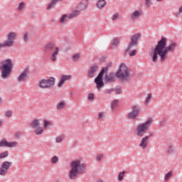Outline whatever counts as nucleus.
I'll return each instance as SVG.
<instances>
[{
  "instance_id": "obj_1",
  "label": "nucleus",
  "mask_w": 182,
  "mask_h": 182,
  "mask_svg": "<svg viewBox=\"0 0 182 182\" xmlns=\"http://www.w3.org/2000/svg\"><path fill=\"white\" fill-rule=\"evenodd\" d=\"M176 48H177V44H176V43H171L167 46V38L166 37H162L154 49V53L151 55L152 61L157 63V62H159V56L161 62H166L168 51L174 52Z\"/></svg>"
},
{
  "instance_id": "obj_2",
  "label": "nucleus",
  "mask_w": 182,
  "mask_h": 182,
  "mask_svg": "<svg viewBox=\"0 0 182 182\" xmlns=\"http://www.w3.org/2000/svg\"><path fill=\"white\" fill-rule=\"evenodd\" d=\"M116 76L122 80H127L129 79V68L126 66V64H121L116 74L113 73H110L109 75L106 74L104 77L105 82L112 83L114 82L116 80Z\"/></svg>"
},
{
  "instance_id": "obj_3",
  "label": "nucleus",
  "mask_w": 182,
  "mask_h": 182,
  "mask_svg": "<svg viewBox=\"0 0 182 182\" xmlns=\"http://www.w3.org/2000/svg\"><path fill=\"white\" fill-rule=\"evenodd\" d=\"M71 169L69 172V177L71 180H73L75 177L79 174V173H85L86 171V165L80 163V161H73L70 163Z\"/></svg>"
},
{
  "instance_id": "obj_4",
  "label": "nucleus",
  "mask_w": 182,
  "mask_h": 182,
  "mask_svg": "<svg viewBox=\"0 0 182 182\" xmlns=\"http://www.w3.org/2000/svg\"><path fill=\"white\" fill-rule=\"evenodd\" d=\"M1 78L8 79L11 76V72L12 70V60L9 58L4 60L1 62Z\"/></svg>"
},
{
  "instance_id": "obj_5",
  "label": "nucleus",
  "mask_w": 182,
  "mask_h": 182,
  "mask_svg": "<svg viewBox=\"0 0 182 182\" xmlns=\"http://www.w3.org/2000/svg\"><path fill=\"white\" fill-rule=\"evenodd\" d=\"M110 66H112V63L107 64L106 67L102 68L97 77H95V82L97 85V89L98 90H100V88L105 86V82H103V76L105 73L109 70V68H110Z\"/></svg>"
},
{
  "instance_id": "obj_6",
  "label": "nucleus",
  "mask_w": 182,
  "mask_h": 182,
  "mask_svg": "<svg viewBox=\"0 0 182 182\" xmlns=\"http://www.w3.org/2000/svg\"><path fill=\"white\" fill-rule=\"evenodd\" d=\"M150 123H151V119H148L144 123L137 127L136 134L139 137H143L147 133Z\"/></svg>"
},
{
  "instance_id": "obj_7",
  "label": "nucleus",
  "mask_w": 182,
  "mask_h": 182,
  "mask_svg": "<svg viewBox=\"0 0 182 182\" xmlns=\"http://www.w3.org/2000/svg\"><path fill=\"white\" fill-rule=\"evenodd\" d=\"M46 52H47V53L53 52L50 59L53 62H55V60H56V56L59 55V48L55 46V44L49 43L46 46Z\"/></svg>"
},
{
  "instance_id": "obj_8",
  "label": "nucleus",
  "mask_w": 182,
  "mask_h": 182,
  "mask_svg": "<svg viewBox=\"0 0 182 182\" xmlns=\"http://www.w3.org/2000/svg\"><path fill=\"white\" fill-rule=\"evenodd\" d=\"M55 82H56V79L53 77L47 80L43 79L39 82V87L42 89H49V87L55 85Z\"/></svg>"
},
{
  "instance_id": "obj_9",
  "label": "nucleus",
  "mask_w": 182,
  "mask_h": 182,
  "mask_svg": "<svg viewBox=\"0 0 182 182\" xmlns=\"http://www.w3.org/2000/svg\"><path fill=\"white\" fill-rule=\"evenodd\" d=\"M140 38H141V33H136L134 34L132 38L130 43L129 44L128 48L126 50V52H129L130 49H133L134 46H137V43L139 42V40H140Z\"/></svg>"
},
{
  "instance_id": "obj_10",
  "label": "nucleus",
  "mask_w": 182,
  "mask_h": 182,
  "mask_svg": "<svg viewBox=\"0 0 182 182\" xmlns=\"http://www.w3.org/2000/svg\"><path fill=\"white\" fill-rule=\"evenodd\" d=\"M7 39L4 41V44L7 48L14 46L15 43V39H16V33L15 32H10L7 35Z\"/></svg>"
},
{
  "instance_id": "obj_11",
  "label": "nucleus",
  "mask_w": 182,
  "mask_h": 182,
  "mask_svg": "<svg viewBox=\"0 0 182 182\" xmlns=\"http://www.w3.org/2000/svg\"><path fill=\"white\" fill-rule=\"evenodd\" d=\"M11 166L12 162L4 161L0 168V176H6V174L8 173V171L9 170V168H11Z\"/></svg>"
},
{
  "instance_id": "obj_12",
  "label": "nucleus",
  "mask_w": 182,
  "mask_h": 182,
  "mask_svg": "<svg viewBox=\"0 0 182 182\" xmlns=\"http://www.w3.org/2000/svg\"><path fill=\"white\" fill-rule=\"evenodd\" d=\"M99 70V66L98 65H92L90 67V69L88 70L87 77L92 78L95 77L96 76V72Z\"/></svg>"
},
{
  "instance_id": "obj_13",
  "label": "nucleus",
  "mask_w": 182,
  "mask_h": 182,
  "mask_svg": "<svg viewBox=\"0 0 182 182\" xmlns=\"http://www.w3.org/2000/svg\"><path fill=\"white\" fill-rule=\"evenodd\" d=\"M70 79H72V76L63 75L61 76L60 82H58V87H63V85L65 84V82H66V80H70Z\"/></svg>"
},
{
  "instance_id": "obj_14",
  "label": "nucleus",
  "mask_w": 182,
  "mask_h": 182,
  "mask_svg": "<svg viewBox=\"0 0 182 182\" xmlns=\"http://www.w3.org/2000/svg\"><path fill=\"white\" fill-rule=\"evenodd\" d=\"M15 142H9L5 139H3L0 142V147H14Z\"/></svg>"
},
{
  "instance_id": "obj_15",
  "label": "nucleus",
  "mask_w": 182,
  "mask_h": 182,
  "mask_svg": "<svg viewBox=\"0 0 182 182\" xmlns=\"http://www.w3.org/2000/svg\"><path fill=\"white\" fill-rule=\"evenodd\" d=\"M28 77V70H25L18 77V82H25V79Z\"/></svg>"
},
{
  "instance_id": "obj_16",
  "label": "nucleus",
  "mask_w": 182,
  "mask_h": 182,
  "mask_svg": "<svg viewBox=\"0 0 182 182\" xmlns=\"http://www.w3.org/2000/svg\"><path fill=\"white\" fill-rule=\"evenodd\" d=\"M149 139H150V136L144 137L141 141L139 146L143 147V149H146V147H147V143Z\"/></svg>"
},
{
  "instance_id": "obj_17",
  "label": "nucleus",
  "mask_w": 182,
  "mask_h": 182,
  "mask_svg": "<svg viewBox=\"0 0 182 182\" xmlns=\"http://www.w3.org/2000/svg\"><path fill=\"white\" fill-rule=\"evenodd\" d=\"M87 0H82L77 6L78 9H80V11H85V9L87 8Z\"/></svg>"
},
{
  "instance_id": "obj_18",
  "label": "nucleus",
  "mask_w": 182,
  "mask_h": 182,
  "mask_svg": "<svg viewBox=\"0 0 182 182\" xmlns=\"http://www.w3.org/2000/svg\"><path fill=\"white\" fill-rule=\"evenodd\" d=\"M141 16V11H135L132 16H131V21H134V19H137Z\"/></svg>"
},
{
  "instance_id": "obj_19",
  "label": "nucleus",
  "mask_w": 182,
  "mask_h": 182,
  "mask_svg": "<svg viewBox=\"0 0 182 182\" xmlns=\"http://www.w3.org/2000/svg\"><path fill=\"white\" fill-rule=\"evenodd\" d=\"M39 127H41V121H39L38 119H34L31 123V127L36 129Z\"/></svg>"
},
{
  "instance_id": "obj_20",
  "label": "nucleus",
  "mask_w": 182,
  "mask_h": 182,
  "mask_svg": "<svg viewBox=\"0 0 182 182\" xmlns=\"http://www.w3.org/2000/svg\"><path fill=\"white\" fill-rule=\"evenodd\" d=\"M45 132L43 127H37V128H34V133H36L38 136L42 134Z\"/></svg>"
},
{
  "instance_id": "obj_21",
  "label": "nucleus",
  "mask_w": 182,
  "mask_h": 182,
  "mask_svg": "<svg viewBox=\"0 0 182 182\" xmlns=\"http://www.w3.org/2000/svg\"><path fill=\"white\" fill-rule=\"evenodd\" d=\"M106 6V1L105 0H99L97 3V8L102 9Z\"/></svg>"
},
{
  "instance_id": "obj_22",
  "label": "nucleus",
  "mask_w": 182,
  "mask_h": 182,
  "mask_svg": "<svg viewBox=\"0 0 182 182\" xmlns=\"http://www.w3.org/2000/svg\"><path fill=\"white\" fill-rule=\"evenodd\" d=\"M79 15H80V11L75 10L68 15V19H72V18H75V16H79Z\"/></svg>"
},
{
  "instance_id": "obj_23",
  "label": "nucleus",
  "mask_w": 182,
  "mask_h": 182,
  "mask_svg": "<svg viewBox=\"0 0 182 182\" xmlns=\"http://www.w3.org/2000/svg\"><path fill=\"white\" fill-rule=\"evenodd\" d=\"M132 112L137 116L140 113V106L135 105L132 107Z\"/></svg>"
},
{
  "instance_id": "obj_24",
  "label": "nucleus",
  "mask_w": 182,
  "mask_h": 182,
  "mask_svg": "<svg viewBox=\"0 0 182 182\" xmlns=\"http://www.w3.org/2000/svg\"><path fill=\"white\" fill-rule=\"evenodd\" d=\"M119 104V101L117 100H114L111 102V108L113 109L117 107V105Z\"/></svg>"
},
{
  "instance_id": "obj_25",
  "label": "nucleus",
  "mask_w": 182,
  "mask_h": 182,
  "mask_svg": "<svg viewBox=\"0 0 182 182\" xmlns=\"http://www.w3.org/2000/svg\"><path fill=\"white\" fill-rule=\"evenodd\" d=\"M9 156V152L8 151H6L1 154H0V159H6Z\"/></svg>"
},
{
  "instance_id": "obj_26",
  "label": "nucleus",
  "mask_w": 182,
  "mask_h": 182,
  "mask_svg": "<svg viewBox=\"0 0 182 182\" xmlns=\"http://www.w3.org/2000/svg\"><path fill=\"white\" fill-rule=\"evenodd\" d=\"M56 2H58L56 0H52L51 3L48 6L47 9H52L53 6H55V4H56Z\"/></svg>"
},
{
  "instance_id": "obj_27",
  "label": "nucleus",
  "mask_w": 182,
  "mask_h": 182,
  "mask_svg": "<svg viewBox=\"0 0 182 182\" xmlns=\"http://www.w3.org/2000/svg\"><path fill=\"white\" fill-rule=\"evenodd\" d=\"M126 173V171H122V172H120L118 175V180L119 181H122L124 177V174Z\"/></svg>"
},
{
  "instance_id": "obj_28",
  "label": "nucleus",
  "mask_w": 182,
  "mask_h": 182,
  "mask_svg": "<svg viewBox=\"0 0 182 182\" xmlns=\"http://www.w3.org/2000/svg\"><path fill=\"white\" fill-rule=\"evenodd\" d=\"M151 97H153V95H151V93H149L146 99L145 105H149V103H150V100H151Z\"/></svg>"
},
{
  "instance_id": "obj_29",
  "label": "nucleus",
  "mask_w": 182,
  "mask_h": 182,
  "mask_svg": "<svg viewBox=\"0 0 182 182\" xmlns=\"http://www.w3.org/2000/svg\"><path fill=\"white\" fill-rule=\"evenodd\" d=\"M128 117H129V119H136V117H137V115H136V114H135V113L132 111V112H130V113L128 114Z\"/></svg>"
},
{
  "instance_id": "obj_30",
  "label": "nucleus",
  "mask_w": 182,
  "mask_h": 182,
  "mask_svg": "<svg viewBox=\"0 0 182 182\" xmlns=\"http://www.w3.org/2000/svg\"><path fill=\"white\" fill-rule=\"evenodd\" d=\"M69 18V15L64 14L60 19V23H63L66 19Z\"/></svg>"
},
{
  "instance_id": "obj_31",
  "label": "nucleus",
  "mask_w": 182,
  "mask_h": 182,
  "mask_svg": "<svg viewBox=\"0 0 182 182\" xmlns=\"http://www.w3.org/2000/svg\"><path fill=\"white\" fill-rule=\"evenodd\" d=\"M65 105H66L65 103V102L62 101L60 102L58 106H57V109H58L59 110H60L61 109H63V107H65Z\"/></svg>"
},
{
  "instance_id": "obj_32",
  "label": "nucleus",
  "mask_w": 182,
  "mask_h": 182,
  "mask_svg": "<svg viewBox=\"0 0 182 182\" xmlns=\"http://www.w3.org/2000/svg\"><path fill=\"white\" fill-rule=\"evenodd\" d=\"M171 171L168 172L167 173L165 174V181H168V180H170V177H171Z\"/></svg>"
},
{
  "instance_id": "obj_33",
  "label": "nucleus",
  "mask_w": 182,
  "mask_h": 182,
  "mask_svg": "<svg viewBox=\"0 0 182 182\" xmlns=\"http://www.w3.org/2000/svg\"><path fill=\"white\" fill-rule=\"evenodd\" d=\"M80 58V55L79 53H75L73 55V60L74 62H76V60H78V59Z\"/></svg>"
},
{
  "instance_id": "obj_34",
  "label": "nucleus",
  "mask_w": 182,
  "mask_h": 182,
  "mask_svg": "<svg viewBox=\"0 0 182 182\" xmlns=\"http://www.w3.org/2000/svg\"><path fill=\"white\" fill-rule=\"evenodd\" d=\"M56 143H62L63 141V136L62 135H60L55 138Z\"/></svg>"
},
{
  "instance_id": "obj_35",
  "label": "nucleus",
  "mask_w": 182,
  "mask_h": 182,
  "mask_svg": "<svg viewBox=\"0 0 182 182\" xmlns=\"http://www.w3.org/2000/svg\"><path fill=\"white\" fill-rule=\"evenodd\" d=\"M58 161H59V158L56 156H53L51 159V163H53V164H55V163H58Z\"/></svg>"
},
{
  "instance_id": "obj_36",
  "label": "nucleus",
  "mask_w": 182,
  "mask_h": 182,
  "mask_svg": "<svg viewBox=\"0 0 182 182\" xmlns=\"http://www.w3.org/2000/svg\"><path fill=\"white\" fill-rule=\"evenodd\" d=\"M129 56H136L137 55V50H133L129 53Z\"/></svg>"
},
{
  "instance_id": "obj_37",
  "label": "nucleus",
  "mask_w": 182,
  "mask_h": 182,
  "mask_svg": "<svg viewBox=\"0 0 182 182\" xmlns=\"http://www.w3.org/2000/svg\"><path fill=\"white\" fill-rule=\"evenodd\" d=\"M114 90L117 95L122 93V88H114Z\"/></svg>"
},
{
  "instance_id": "obj_38",
  "label": "nucleus",
  "mask_w": 182,
  "mask_h": 182,
  "mask_svg": "<svg viewBox=\"0 0 182 182\" xmlns=\"http://www.w3.org/2000/svg\"><path fill=\"white\" fill-rule=\"evenodd\" d=\"M23 39H24V42H28V41H29V36L28 35V33H26L24 34Z\"/></svg>"
},
{
  "instance_id": "obj_39",
  "label": "nucleus",
  "mask_w": 182,
  "mask_h": 182,
  "mask_svg": "<svg viewBox=\"0 0 182 182\" xmlns=\"http://www.w3.org/2000/svg\"><path fill=\"white\" fill-rule=\"evenodd\" d=\"M95 100V94L90 93L88 96V100Z\"/></svg>"
},
{
  "instance_id": "obj_40",
  "label": "nucleus",
  "mask_w": 182,
  "mask_h": 182,
  "mask_svg": "<svg viewBox=\"0 0 182 182\" xmlns=\"http://www.w3.org/2000/svg\"><path fill=\"white\" fill-rule=\"evenodd\" d=\"M119 13L115 14L112 17V21H116L117 19H119Z\"/></svg>"
},
{
  "instance_id": "obj_41",
  "label": "nucleus",
  "mask_w": 182,
  "mask_h": 182,
  "mask_svg": "<svg viewBox=\"0 0 182 182\" xmlns=\"http://www.w3.org/2000/svg\"><path fill=\"white\" fill-rule=\"evenodd\" d=\"M112 46H119V40L114 39L112 42Z\"/></svg>"
},
{
  "instance_id": "obj_42",
  "label": "nucleus",
  "mask_w": 182,
  "mask_h": 182,
  "mask_svg": "<svg viewBox=\"0 0 182 182\" xmlns=\"http://www.w3.org/2000/svg\"><path fill=\"white\" fill-rule=\"evenodd\" d=\"M49 124H50V122L46 119H44V128L46 129Z\"/></svg>"
},
{
  "instance_id": "obj_43",
  "label": "nucleus",
  "mask_w": 182,
  "mask_h": 182,
  "mask_svg": "<svg viewBox=\"0 0 182 182\" xmlns=\"http://www.w3.org/2000/svg\"><path fill=\"white\" fill-rule=\"evenodd\" d=\"M6 117H11L12 116V111L9 110L6 112Z\"/></svg>"
},
{
  "instance_id": "obj_44",
  "label": "nucleus",
  "mask_w": 182,
  "mask_h": 182,
  "mask_svg": "<svg viewBox=\"0 0 182 182\" xmlns=\"http://www.w3.org/2000/svg\"><path fill=\"white\" fill-rule=\"evenodd\" d=\"M97 161H102V159H103V155H97Z\"/></svg>"
},
{
  "instance_id": "obj_45",
  "label": "nucleus",
  "mask_w": 182,
  "mask_h": 182,
  "mask_svg": "<svg viewBox=\"0 0 182 182\" xmlns=\"http://www.w3.org/2000/svg\"><path fill=\"white\" fill-rule=\"evenodd\" d=\"M145 5L150 6V5H151V0H145Z\"/></svg>"
},
{
  "instance_id": "obj_46",
  "label": "nucleus",
  "mask_w": 182,
  "mask_h": 182,
  "mask_svg": "<svg viewBox=\"0 0 182 182\" xmlns=\"http://www.w3.org/2000/svg\"><path fill=\"white\" fill-rule=\"evenodd\" d=\"M173 146H169L168 149V153H169L170 154H171V153H173Z\"/></svg>"
},
{
  "instance_id": "obj_47",
  "label": "nucleus",
  "mask_w": 182,
  "mask_h": 182,
  "mask_svg": "<svg viewBox=\"0 0 182 182\" xmlns=\"http://www.w3.org/2000/svg\"><path fill=\"white\" fill-rule=\"evenodd\" d=\"M21 136H22V133H21V132H17V133L16 134V139H21Z\"/></svg>"
},
{
  "instance_id": "obj_48",
  "label": "nucleus",
  "mask_w": 182,
  "mask_h": 182,
  "mask_svg": "<svg viewBox=\"0 0 182 182\" xmlns=\"http://www.w3.org/2000/svg\"><path fill=\"white\" fill-rule=\"evenodd\" d=\"M22 9H23V3H20L19 6H18V11H22Z\"/></svg>"
},
{
  "instance_id": "obj_49",
  "label": "nucleus",
  "mask_w": 182,
  "mask_h": 182,
  "mask_svg": "<svg viewBox=\"0 0 182 182\" xmlns=\"http://www.w3.org/2000/svg\"><path fill=\"white\" fill-rule=\"evenodd\" d=\"M103 116H105V114L103 112H100L98 115V119L100 120V119H103Z\"/></svg>"
},
{
  "instance_id": "obj_50",
  "label": "nucleus",
  "mask_w": 182,
  "mask_h": 182,
  "mask_svg": "<svg viewBox=\"0 0 182 182\" xmlns=\"http://www.w3.org/2000/svg\"><path fill=\"white\" fill-rule=\"evenodd\" d=\"M2 48H6V46L5 45V43H0V49H2Z\"/></svg>"
},
{
  "instance_id": "obj_51",
  "label": "nucleus",
  "mask_w": 182,
  "mask_h": 182,
  "mask_svg": "<svg viewBox=\"0 0 182 182\" xmlns=\"http://www.w3.org/2000/svg\"><path fill=\"white\" fill-rule=\"evenodd\" d=\"M114 90V88L107 90V93H113V91Z\"/></svg>"
},
{
  "instance_id": "obj_52",
  "label": "nucleus",
  "mask_w": 182,
  "mask_h": 182,
  "mask_svg": "<svg viewBox=\"0 0 182 182\" xmlns=\"http://www.w3.org/2000/svg\"><path fill=\"white\" fill-rule=\"evenodd\" d=\"M153 132H151V133H150V134L148 136H149V137H151V136H153Z\"/></svg>"
},
{
  "instance_id": "obj_53",
  "label": "nucleus",
  "mask_w": 182,
  "mask_h": 182,
  "mask_svg": "<svg viewBox=\"0 0 182 182\" xmlns=\"http://www.w3.org/2000/svg\"><path fill=\"white\" fill-rule=\"evenodd\" d=\"M179 12L181 13L182 12V6L180 7L179 9Z\"/></svg>"
},
{
  "instance_id": "obj_54",
  "label": "nucleus",
  "mask_w": 182,
  "mask_h": 182,
  "mask_svg": "<svg viewBox=\"0 0 182 182\" xmlns=\"http://www.w3.org/2000/svg\"><path fill=\"white\" fill-rule=\"evenodd\" d=\"M3 123L4 122L2 121H0V127L2 126Z\"/></svg>"
},
{
  "instance_id": "obj_55",
  "label": "nucleus",
  "mask_w": 182,
  "mask_h": 182,
  "mask_svg": "<svg viewBox=\"0 0 182 182\" xmlns=\"http://www.w3.org/2000/svg\"><path fill=\"white\" fill-rule=\"evenodd\" d=\"M161 126H164V122H161Z\"/></svg>"
},
{
  "instance_id": "obj_56",
  "label": "nucleus",
  "mask_w": 182,
  "mask_h": 182,
  "mask_svg": "<svg viewBox=\"0 0 182 182\" xmlns=\"http://www.w3.org/2000/svg\"><path fill=\"white\" fill-rule=\"evenodd\" d=\"M62 1H63V0H56L57 2H60Z\"/></svg>"
},
{
  "instance_id": "obj_57",
  "label": "nucleus",
  "mask_w": 182,
  "mask_h": 182,
  "mask_svg": "<svg viewBox=\"0 0 182 182\" xmlns=\"http://www.w3.org/2000/svg\"><path fill=\"white\" fill-rule=\"evenodd\" d=\"M157 1V2H161V1H163V0H156Z\"/></svg>"
},
{
  "instance_id": "obj_58",
  "label": "nucleus",
  "mask_w": 182,
  "mask_h": 182,
  "mask_svg": "<svg viewBox=\"0 0 182 182\" xmlns=\"http://www.w3.org/2000/svg\"><path fill=\"white\" fill-rule=\"evenodd\" d=\"M97 182H103L102 180H99Z\"/></svg>"
},
{
  "instance_id": "obj_59",
  "label": "nucleus",
  "mask_w": 182,
  "mask_h": 182,
  "mask_svg": "<svg viewBox=\"0 0 182 182\" xmlns=\"http://www.w3.org/2000/svg\"><path fill=\"white\" fill-rule=\"evenodd\" d=\"M1 102H2V99L0 97V103H1Z\"/></svg>"
}]
</instances>
